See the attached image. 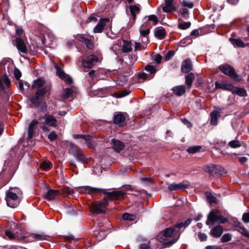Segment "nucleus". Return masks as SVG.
Instances as JSON below:
<instances>
[{
    "label": "nucleus",
    "mask_w": 249,
    "mask_h": 249,
    "mask_svg": "<svg viewBox=\"0 0 249 249\" xmlns=\"http://www.w3.org/2000/svg\"><path fill=\"white\" fill-rule=\"evenodd\" d=\"M192 219L188 218L185 221L176 224L173 227L166 228L163 231V235L165 237H172L173 239L164 243L165 245L171 246L179 239L181 232V229L186 228L192 222Z\"/></svg>",
    "instance_id": "obj_1"
},
{
    "label": "nucleus",
    "mask_w": 249,
    "mask_h": 249,
    "mask_svg": "<svg viewBox=\"0 0 249 249\" xmlns=\"http://www.w3.org/2000/svg\"><path fill=\"white\" fill-rule=\"evenodd\" d=\"M103 193L107 195V197L111 200L122 199L124 198L126 193L121 191H116L107 192L106 190L98 188H93L90 186L79 187V193L95 194Z\"/></svg>",
    "instance_id": "obj_2"
},
{
    "label": "nucleus",
    "mask_w": 249,
    "mask_h": 249,
    "mask_svg": "<svg viewBox=\"0 0 249 249\" xmlns=\"http://www.w3.org/2000/svg\"><path fill=\"white\" fill-rule=\"evenodd\" d=\"M49 89L47 88L41 89L38 91H36L35 95L31 97L30 99L31 103L35 106L36 108H37L39 112H45L47 110V105L46 102L41 103L43 96L47 94V91Z\"/></svg>",
    "instance_id": "obj_3"
},
{
    "label": "nucleus",
    "mask_w": 249,
    "mask_h": 249,
    "mask_svg": "<svg viewBox=\"0 0 249 249\" xmlns=\"http://www.w3.org/2000/svg\"><path fill=\"white\" fill-rule=\"evenodd\" d=\"M228 221V219L221 215L219 211L217 210H213L210 212L207 216L206 224L208 226H213L216 222L224 224Z\"/></svg>",
    "instance_id": "obj_4"
},
{
    "label": "nucleus",
    "mask_w": 249,
    "mask_h": 249,
    "mask_svg": "<svg viewBox=\"0 0 249 249\" xmlns=\"http://www.w3.org/2000/svg\"><path fill=\"white\" fill-rule=\"evenodd\" d=\"M6 201L7 205L11 208H16L19 204L18 196L16 192H13L9 190L6 196Z\"/></svg>",
    "instance_id": "obj_5"
},
{
    "label": "nucleus",
    "mask_w": 249,
    "mask_h": 249,
    "mask_svg": "<svg viewBox=\"0 0 249 249\" xmlns=\"http://www.w3.org/2000/svg\"><path fill=\"white\" fill-rule=\"evenodd\" d=\"M61 147L68 150L69 154L73 156L76 160H78V147L71 142L65 141L62 142Z\"/></svg>",
    "instance_id": "obj_6"
},
{
    "label": "nucleus",
    "mask_w": 249,
    "mask_h": 249,
    "mask_svg": "<svg viewBox=\"0 0 249 249\" xmlns=\"http://www.w3.org/2000/svg\"><path fill=\"white\" fill-rule=\"evenodd\" d=\"M108 199L109 198L107 196V198H105L102 201H96L93 203L92 205L93 212L95 213H100L105 212L108 205Z\"/></svg>",
    "instance_id": "obj_7"
},
{
    "label": "nucleus",
    "mask_w": 249,
    "mask_h": 249,
    "mask_svg": "<svg viewBox=\"0 0 249 249\" xmlns=\"http://www.w3.org/2000/svg\"><path fill=\"white\" fill-rule=\"evenodd\" d=\"M20 237L23 239H25L26 238H30V240L31 241H33L34 240H48V238L50 237L49 236L45 235L44 233L41 232L39 233H22Z\"/></svg>",
    "instance_id": "obj_8"
},
{
    "label": "nucleus",
    "mask_w": 249,
    "mask_h": 249,
    "mask_svg": "<svg viewBox=\"0 0 249 249\" xmlns=\"http://www.w3.org/2000/svg\"><path fill=\"white\" fill-rule=\"evenodd\" d=\"M45 83V80L43 77H39L37 78L36 80H35L34 81V83L32 86V88L33 89H36L38 91L41 89H45V88L48 89L49 90L47 91V93H48V95H50L51 94V87L50 85H45L43 87Z\"/></svg>",
    "instance_id": "obj_9"
},
{
    "label": "nucleus",
    "mask_w": 249,
    "mask_h": 249,
    "mask_svg": "<svg viewBox=\"0 0 249 249\" xmlns=\"http://www.w3.org/2000/svg\"><path fill=\"white\" fill-rule=\"evenodd\" d=\"M40 118L44 120L43 122L44 124L53 127L57 126V120L53 115L46 113L44 115H40Z\"/></svg>",
    "instance_id": "obj_10"
},
{
    "label": "nucleus",
    "mask_w": 249,
    "mask_h": 249,
    "mask_svg": "<svg viewBox=\"0 0 249 249\" xmlns=\"http://www.w3.org/2000/svg\"><path fill=\"white\" fill-rule=\"evenodd\" d=\"M12 43L16 46L17 49L20 53L24 54H27L28 50L26 45L23 39L20 37H17L15 39L12 40Z\"/></svg>",
    "instance_id": "obj_11"
},
{
    "label": "nucleus",
    "mask_w": 249,
    "mask_h": 249,
    "mask_svg": "<svg viewBox=\"0 0 249 249\" xmlns=\"http://www.w3.org/2000/svg\"><path fill=\"white\" fill-rule=\"evenodd\" d=\"M101 60L100 57L95 55H90L82 62V65L85 68H90L92 67L97 62Z\"/></svg>",
    "instance_id": "obj_12"
},
{
    "label": "nucleus",
    "mask_w": 249,
    "mask_h": 249,
    "mask_svg": "<svg viewBox=\"0 0 249 249\" xmlns=\"http://www.w3.org/2000/svg\"><path fill=\"white\" fill-rule=\"evenodd\" d=\"M56 70V75L62 80L64 81L67 84L71 85L73 83L72 78L68 74H66L65 71L58 66H55Z\"/></svg>",
    "instance_id": "obj_13"
},
{
    "label": "nucleus",
    "mask_w": 249,
    "mask_h": 249,
    "mask_svg": "<svg viewBox=\"0 0 249 249\" xmlns=\"http://www.w3.org/2000/svg\"><path fill=\"white\" fill-rule=\"evenodd\" d=\"M218 68L223 73L232 78H235L237 76L233 68L229 65H221Z\"/></svg>",
    "instance_id": "obj_14"
},
{
    "label": "nucleus",
    "mask_w": 249,
    "mask_h": 249,
    "mask_svg": "<svg viewBox=\"0 0 249 249\" xmlns=\"http://www.w3.org/2000/svg\"><path fill=\"white\" fill-rule=\"evenodd\" d=\"M189 184L187 181H183L179 183H171L168 186L170 191L183 190L188 187Z\"/></svg>",
    "instance_id": "obj_15"
},
{
    "label": "nucleus",
    "mask_w": 249,
    "mask_h": 249,
    "mask_svg": "<svg viewBox=\"0 0 249 249\" xmlns=\"http://www.w3.org/2000/svg\"><path fill=\"white\" fill-rule=\"evenodd\" d=\"M233 86V85L231 83L226 80H223L221 82L216 81L215 82V88L222 89L223 90H226L231 91Z\"/></svg>",
    "instance_id": "obj_16"
},
{
    "label": "nucleus",
    "mask_w": 249,
    "mask_h": 249,
    "mask_svg": "<svg viewBox=\"0 0 249 249\" xmlns=\"http://www.w3.org/2000/svg\"><path fill=\"white\" fill-rule=\"evenodd\" d=\"M39 122L37 120L34 119L29 124L28 129L27 139L30 140L33 138L35 135L34 130L36 128V125Z\"/></svg>",
    "instance_id": "obj_17"
},
{
    "label": "nucleus",
    "mask_w": 249,
    "mask_h": 249,
    "mask_svg": "<svg viewBox=\"0 0 249 249\" xmlns=\"http://www.w3.org/2000/svg\"><path fill=\"white\" fill-rule=\"evenodd\" d=\"M109 21V19L108 18L101 19L97 25L95 27L94 29V32L95 33H101L104 30L105 27L106 26L107 23H108Z\"/></svg>",
    "instance_id": "obj_18"
},
{
    "label": "nucleus",
    "mask_w": 249,
    "mask_h": 249,
    "mask_svg": "<svg viewBox=\"0 0 249 249\" xmlns=\"http://www.w3.org/2000/svg\"><path fill=\"white\" fill-rule=\"evenodd\" d=\"M223 231V227L221 225H217L213 227L210 231V234L214 238H218L221 236Z\"/></svg>",
    "instance_id": "obj_19"
},
{
    "label": "nucleus",
    "mask_w": 249,
    "mask_h": 249,
    "mask_svg": "<svg viewBox=\"0 0 249 249\" xmlns=\"http://www.w3.org/2000/svg\"><path fill=\"white\" fill-rule=\"evenodd\" d=\"M60 191L58 190L49 189L44 195V198L48 201L54 199L57 196L59 195Z\"/></svg>",
    "instance_id": "obj_20"
},
{
    "label": "nucleus",
    "mask_w": 249,
    "mask_h": 249,
    "mask_svg": "<svg viewBox=\"0 0 249 249\" xmlns=\"http://www.w3.org/2000/svg\"><path fill=\"white\" fill-rule=\"evenodd\" d=\"M192 69V64L189 58L185 59L182 63L181 71L183 72L187 73Z\"/></svg>",
    "instance_id": "obj_21"
},
{
    "label": "nucleus",
    "mask_w": 249,
    "mask_h": 249,
    "mask_svg": "<svg viewBox=\"0 0 249 249\" xmlns=\"http://www.w3.org/2000/svg\"><path fill=\"white\" fill-rule=\"evenodd\" d=\"M173 0H165V5L162 8V10L164 12H172L176 10V7L173 3Z\"/></svg>",
    "instance_id": "obj_22"
},
{
    "label": "nucleus",
    "mask_w": 249,
    "mask_h": 249,
    "mask_svg": "<svg viewBox=\"0 0 249 249\" xmlns=\"http://www.w3.org/2000/svg\"><path fill=\"white\" fill-rule=\"evenodd\" d=\"M79 41L84 43L86 45V47L90 50H92L94 48V44L91 39L79 36Z\"/></svg>",
    "instance_id": "obj_23"
},
{
    "label": "nucleus",
    "mask_w": 249,
    "mask_h": 249,
    "mask_svg": "<svg viewBox=\"0 0 249 249\" xmlns=\"http://www.w3.org/2000/svg\"><path fill=\"white\" fill-rule=\"evenodd\" d=\"M112 147L114 150L117 152H120L124 147L123 143L115 139L112 140Z\"/></svg>",
    "instance_id": "obj_24"
},
{
    "label": "nucleus",
    "mask_w": 249,
    "mask_h": 249,
    "mask_svg": "<svg viewBox=\"0 0 249 249\" xmlns=\"http://www.w3.org/2000/svg\"><path fill=\"white\" fill-rule=\"evenodd\" d=\"M172 91L178 96H180L185 93V87L183 85L176 86L172 88Z\"/></svg>",
    "instance_id": "obj_25"
},
{
    "label": "nucleus",
    "mask_w": 249,
    "mask_h": 249,
    "mask_svg": "<svg viewBox=\"0 0 249 249\" xmlns=\"http://www.w3.org/2000/svg\"><path fill=\"white\" fill-rule=\"evenodd\" d=\"M166 35V32L165 29L161 27H158L155 31V36L159 39H163Z\"/></svg>",
    "instance_id": "obj_26"
},
{
    "label": "nucleus",
    "mask_w": 249,
    "mask_h": 249,
    "mask_svg": "<svg viewBox=\"0 0 249 249\" xmlns=\"http://www.w3.org/2000/svg\"><path fill=\"white\" fill-rule=\"evenodd\" d=\"M220 116V112L217 110L213 111L211 114L210 124L212 125H215L217 123V119Z\"/></svg>",
    "instance_id": "obj_27"
},
{
    "label": "nucleus",
    "mask_w": 249,
    "mask_h": 249,
    "mask_svg": "<svg viewBox=\"0 0 249 249\" xmlns=\"http://www.w3.org/2000/svg\"><path fill=\"white\" fill-rule=\"evenodd\" d=\"M147 23L142 25L140 28V32L142 36L145 37L150 33L151 25H147Z\"/></svg>",
    "instance_id": "obj_28"
},
{
    "label": "nucleus",
    "mask_w": 249,
    "mask_h": 249,
    "mask_svg": "<svg viewBox=\"0 0 249 249\" xmlns=\"http://www.w3.org/2000/svg\"><path fill=\"white\" fill-rule=\"evenodd\" d=\"M232 93L236 94L241 97H245L247 96L246 91L243 88L232 87V90H231Z\"/></svg>",
    "instance_id": "obj_29"
},
{
    "label": "nucleus",
    "mask_w": 249,
    "mask_h": 249,
    "mask_svg": "<svg viewBox=\"0 0 249 249\" xmlns=\"http://www.w3.org/2000/svg\"><path fill=\"white\" fill-rule=\"evenodd\" d=\"M125 121V117L122 113H119L114 116L113 122L116 124L121 125Z\"/></svg>",
    "instance_id": "obj_30"
},
{
    "label": "nucleus",
    "mask_w": 249,
    "mask_h": 249,
    "mask_svg": "<svg viewBox=\"0 0 249 249\" xmlns=\"http://www.w3.org/2000/svg\"><path fill=\"white\" fill-rule=\"evenodd\" d=\"M230 41L234 47L244 48L249 45V43L245 44L240 39L230 38Z\"/></svg>",
    "instance_id": "obj_31"
},
{
    "label": "nucleus",
    "mask_w": 249,
    "mask_h": 249,
    "mask_svg": "<svg viewBox=\"0 0 249 249\" xmlns=\"http://www.w3.org/2000/svg\"><path fill=\"white\" fill-rule=\"evenodd\" d=\"M129 9L133 19L135 20L136 18V15L140 12V8L136 5H131L129 6Z\"/></svg>",
    "instance_id": "obj_32"
},
{
    "label": "nucleus",
    "mask_w": 249,
    "mask_h": 249,
    "mask_svg": "<svg viewBox=\"0 0 249 249\" xmlns=\"http://www.w3.org/2000/svg\"><path fill=\"white\" fill-rule=\"evenodd\" d=\"M204 171L206 172L209 173L211 175H214L218 173L219 169L218 167L215 165H213L211 166H207L204 168Z\"/></svg>",
    "instance_id": "obj_33"
},
{
    "label": "nucleus",
    "mask_w": 249,
    "mask_h": 249,
    "mask_svg": "<svg viewBox=\"0 0 249 249\" xmlns=\"http://www.w3.org/2000/svg\"><path fill=\"white\" fill-rule=\"evenodd\" d=\"M195 78V76L193 73H190L186 76L185 83L189 89L192 87V83L194 81Z\"/></svg>",
    "instance_id": "obj_34"
},
{
    "label": "nucleus",
    "mask_w": 249,
    "mask_h": 249,
    "mask_svg": "<svg viewBox=\"0 0 249 249\" xmlns=\"http://www.w3.org/2000/svg\"><path fill=\"white\" fill-rule=\"evenodd\" d=\"M124 43L122 51L124 53H128L132 50L131 47V42L129 41L123 40Z\"/></svg>",
    "instance_id": "obj_35"
},
{
    "label": "nucleus",
    "mask_w": 249,
    "mask_h": 249,
    "mask_svg": "<svg viewBox=\"0 0 249 249\" xmlns=\"http://www.w3.org/2000/svg\"><path fill=\"white\" fill-rule=\"evenodd\" d=\"M79 138H83L86 141V143L89 147H93L94 143L90 140L91 136L89 135H79Z\"/></svg>",
    "instance_id": "obj_36"
},
{
    "label": "nucleus",
    "mask_w": 249,
    "mask_h": 249,
    "mask_svg": "<svg viewBox=\"0 0 249 249\" xmlns=\"http://www.w3.org/2000/svg\"><path fill=\"white\" fill-rule=\"evenodd\" d=\"M73 90L71 88H66L64 89L62 93V96L64 98L67 99L70 97H72L73 95Z\"/></svg>",
    "instance_id": "obj_37"
},
{
    "label": "nucleus",
    "mask_w": 249,
    "mask_h": 249,
    "mask_svg": "<svg viewBox=\"0 0 249 249\" xmlns=\"http://www.w3.org/2000/svg\"><path fill=\"white\" fill-rule=\"evenodd\" d=\"M40 167L44 171H48L53 167L51 162L42 161L40 164Z\"/></svg>",
    "instance_id": "obj_38"
},
{
    "label": "nucleus",
    "mask_w": 249,
    "mask_h": 249,
    "mask_svg": "<svg viewBox=\"0 0 249 249\" xmlns=\"http://www.w3.org/2000/svg\"><path fill=\"white\" fill-rule=\"evenodd\" d=\"M62 194L64 196H72L74 193L73 190L69 187H64L61 190Z\"/></svg>",
    "instance_id": "obj_39"
},
{
    "label": "nucleus",
    "mask_w": 249,
    "mask_h": 249,
    "mask_svg": "<svg viewBox=\"0 0 249 249\" xmlns=\"http://www.w3.org/2000/svg\"><path fill=\"white\" fill-rule=\"evenodd\" d=\"M201 149V146H198V145L193 146L189 147L187 149V151L189 153L194 154V153L199 151Z\"/></svg>",
    "instance_id": "obj_40"
},
{
    "label": "nucleus",
    "mask_w": 249,
    "mask_h": 249,
    "mask_svg": "<svg viewBox=\"0 0 249 249\" xmlns=\"http://www.w3.org/2000/svg\"><path fill=\"white\" fill-rule=\"evenodd\" d=\"M122 218L125 220L133 221L135 219L136 216L132 214L124 213L122 215Z\"/></svg>",
    "instance_id": "obj_41"
},
{
    "label": "nucleus",
    "mask_w": 249,
    "mask_h": 249,
    "mask_svg": "<svg viewBox=\"0 0 249 249\" xmlns=\"http://www.w3.org/2000/svg\"><path fill=\"white\" fill-rule=\"evenodd\" d=\"M206 196L208 202L210 204L216 202V198L211 193L207 192L206 193Z\"/></svg>",
    "instance_id": "obj_42"
},
{
    "label": "nucleus",
    "mask_w": 249,
    "mask_h": 249,
    "mask_svg": "<svg viewBox=\"0 0 249 249\" xmlns=\"http://www.w3.org/2000/svg\"><path fill=\"white\" fill-rule=\"evenodd\" d=\"M138 78L139 83H142L144 81L148 79L147 74L144 72L139 73L138 75Z\"/></svg>",
    "instance_id": "obj_43"
},
{
    "label": "nucleus",
    "mask_w": 249,
    "mask_h": 249,
    "mask_svg": "<svg viewBox=\"0 0 249 249\" xmlns=\"http://www.w3.org/2000/svg\"><path fill=\"white\" fill-rule=\"evenodd\" d=\"M13 72L16 79L17 80H19L22 75L21 72L20 71V70L17 67H15Z\"/></svg>",
    "instance_id": "obj_44"
},
{
    "label": "nucleus",
    "mask_w": 249,
    "mask_h": 249,
    "mask_svg": "<svg viewBox=\"0 0 249 249\" xmlns=\"http://www.w3.org/2000/svg\"><path fill=\"white\" fill-rule=\"evenodd\" d=\"M191 26L190 22L180 23L178 24V28L180 29L185 30L189 28Z\"/></svg>",
    "instance_id": "obj_45"
},
{
    "label": "nucleus",
    "mask_w": 249,
    "mask_h": 249,
    "mask_svg": "<svg viewBox=\"0 0 249 249\" xmlns=\"http://www.w3.org/2000/svg\"><path fill=\"white\" fill-rule=\"evenodd\" d=\"M64 240L65 242L71 243L72 241L77 242L78 241V238H75L73 235L70 234L64 236Z\"/></svg>",
    "instance_id": "obj_46"
},
{
    "label": "nucleus",
    "mask_w": 249,
    "mask_h": 249,
    "mask_svg": "<svg viewBox=\"0 0 249 249\" xmlns=\"http://www.w3.org/2000/svg\"><path fill=\"white\" fill-rule=\"evenodd\" d=\"M148 20L152 22L153 25H156L158 22V19L156 16L152 15L148 17Z\"/></svg>",
    "instance_id": "obj_47"
},
{
    "label": "nucleus",
    "mask_w": 249,
    "mask_h": 249,
    "mask_svg": "<svg viewBox=\"0 0 249 249\" xmlns=\"http://www.w3.org/2000/svg\"><path fill=\"white\" fill-rule=\"evenodd\" d=\"M228 145L233 148H238L241 146L240 142L235 140L230 142L228 143Z\"/></svg>",
    "instance_id": "obj_48"
},
{
    "label": "nucleus",
    "mask_w": 249,
    "mask_h": 249,
    "mask_svg": "<svg viewBox=\"0 0 249 249\" xmlns=\"http://www.w3.org/2000/svg\"><path fill=\"white\" fill-rule=\"evenodd\" d=\"M48 137L51 142H53L57 139L58 136L55 131H53L49 133Z\"/></svg>",
    "instance_id": "obj_49"
},
{
    "label": "nucleus",
    "mask_w": 249,
    "mask_h": 249,
    "mask_svg": "<svg viewBox=\"0 0 249 249\" xmlns=\"http://www.w3.org/2000/svg\"><path fill=\"white\" fill-rule=\"evenodd\" d=\"M145 70L151 74H154L156 72V68L153 65H147L146 66Z\"/></svg>",
    "instance_id": "obj_50"
},
{
    "label": "nucleus",
    "mask_w": 249,
    "mask_h": 249,
    "mask_svg": "<svg viewBox=\"0 0 249 249\" xmlns=\"http://www.w3.org/2000/svg\"><path fill=\"white\" fill-rule=\"evenodd\" d=\"M2 80L6 86L7 87H9L11 84V81L8 77L6 74H3L2 76Z\"/></svg>",
    "instance_id": "obj_51"
},
{
    "label": "nucleus",
    "mask_w": 249,
    "mask_h": 249,
    "mask_svg": "<svg viewBox=\"0 0 249 249\" xmlns=\"http://www.w3.org/2000/svg\"><path fill=\"white\" fill-rule=\"evenodd\" d=\"M94 234L98 240H101L105 237V232L103 231H96Z\"/></svg>",
    "instance_id": "obj_52"
},
{
    "label": "nucleus",
    "mask_w": 249,
    "mask_h": 249,
    "mask_svg": "<svg viewBox=\"0 0 249 249\" xmlns=\"http://www.w3.org/2000/svg\"><path fill=\"white\" fill-rule=\"evenodd\" d=\"M231 239V236L230 234L229 233H226V234H224L221 240V242H223V243H225V242H227L229 241H230Z\"/></svg>",
    "instance_id": "obj_53"
},
{
    "label": "nucleus",
    "mask_w": 249,
    "mask_h": 249,
    "mask_svg": "<svg viewBox=\"0 0 249 249\" xmlns=\"http://www.w3.org/2000/svg\"><path fill=\"white\" fill-rule=\"evenodd\" d=\"M7 63V61L5 59L2 60L0 62V74L2 73L5 71V65Z\"/></svg>",
    "instance_id": "obj_54"
},
{
    "label": "nucleus",
    "mask_w": 249,
    "mask_h": 249,
    "mask_svg": "<svg viewBox=\"0 0 249 249\" xmlns=\"http://www.w3.org/2000/svg\"><path fill=\"white\" fill-rule=\"evenodd\" d=\"M182 4L184 6L189 8H192L194 6V3L192 1L187 0H183Z\"/></svg>",
    "instance_id": "obj_55"
},
{
    "label": "nucleus",
    "mask_w": 249,
    "mask_h": 249,
    "mask_svg": "<svg viewBox=\"0 0 249 249\" xmlns=\"http://www.w3.org/2000/svg\"><path fill=\"white\" fill-rule=\"evenodd\" d=\"M175 53L173 51H170L165 55V59L166 60H170L174 55Z\"/></svg>",
    "instance_id": "obj_56"
},
{
    "label": "nucleus",
    "mask_w": 249,
    "mask_h": 249,
    "mask_svg": "<svg viewBox=\"0 0 249 249\" xmlns=\"http://www.w3.org/2000/svg\"><path fill=\"white\" fill-rule=\"evenodd\" d=\"M5 235L10 239L14 238V235L13 232L9 230H7L5 231Z\"/></svg>",
    "instance_id": "obj_57"
},
{
    "label": "nucleus",
    "mask_w": 249,
    "mask_h": 249,
    "mask_svg": "<svg viewBox=\"0 0 249 249\" xmlns=\"http://www.w3.org/2000/svg\"><path fill=\"white\" fill-rule=\"evenodd\" d=\"M198 236L199 239L202 241L206 240L207 237L205 233L201 232L198 233Z\"/></svg>",
    "instance_id": "obj_58"
},
{
    "label": "nucleus",
    "mask_w": 249,
    "mask_h": 249,
    "mask_svg": "<svg viewBox=\"0 0 249 249\" xmlns=\"http://www.w3.org/2000/svg\"><path fill=\"white\" fill-rule=\"evenodd\" d=\"M242 219L245 223L249 222V213H244L242 216Z\"/></svg>",
    "instance_id": "obj_59"
},
{
    "label": "nucleus",
    "mask_w": 249,
    "mask_h": 249,
    "mask_svg": "<svg viewBox=\"0 0 249 249\" xmlns=\"http://www.w3.org/2000/svg\"><path fill=\"white\" fill-rule=\"evenodd\" d=\"M181 15L184 17H186L188 15V10L186 8H182L180 10Z\"/></svg>",
    "instance_id": "obj_60"
},
{
    "label": "nucleus",
    "mask_w": 249,
    "mask_h": 249,
    "mask_svg": "<svg viewBox=\"0 0 249 249\" xmlns=\"http://www.w3.org/2000/svg\"><path fill=\"white\" fill-rule=\"evenodd\" d=\"M16 35L18 36H22L23 33V30L22 28L18 27L16 30Z\"/></svg>",
    "instance_id": "obj_61"
},
{
    "label": "nucleus",
    "mask_w": 249,
    "mask_h": 249,
    "mask_svg": "<svg viewBox=\"0 0 249 249\" xmlns=\"http://www.w3.org/2000/svg\"><path fill=\"white\" fill-rule=\"evenodd\" d=\"M161 56L159 54H157L155 55L154 58V60L156 62L157 64H160L161 61Z\"/></svg>",
    "instance_id": "obj_62"
},
{
    "label": "nucleus",
    "mask_w": 249,
    "mask_h": 249,
    "mask_svg": "<svg viewBox=\"0 0 249 249\" xmlns=\"http://www.w3.org/2000/svg\"><path fill=\"white\" fill-rule=\"evenodd\" d=\"M18 83L19 89L20 90V91L21 92H23V91L24 90V88H23L24 83L22 82V81L21 80H18Z\"/></svg>",
    "instance_id": "obj_63"
},
{
    "label": "nucleus",
    "mask_w": 249,
    "mask_h": 249,
    "mask_svg": "<svg viewBox=\"0 0 249 249\" xmlns=\"http://www.w3.org/2000/svg\"><path fill=\"white\" fill-rule=\"evenodd\" d=\"M206 249H222L218 246H209L206 247Z\"/></svg>",
    "instance_id": "obj_64"
}]
</instances>
